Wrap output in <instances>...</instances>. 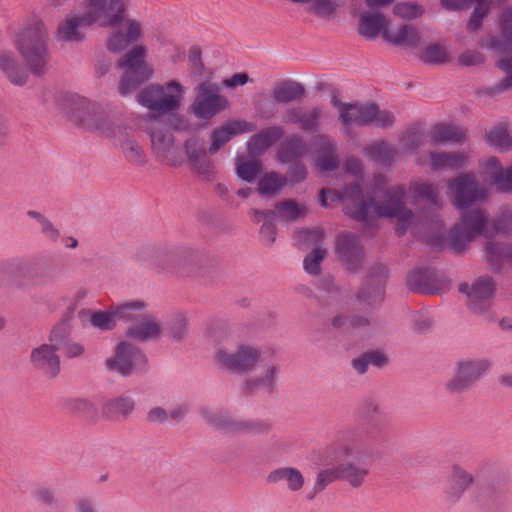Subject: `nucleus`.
<instances>
[{
	"label": "nucleus",
	"mask_w": 512,
	"mask_h": 512,
	"mask_svg": "<svg viewBox=\"0 0 512 512\" xmlns=\"http://www.w3.org/2000/svg\"><path fill=\"white\" fill-rule=\"evenodd\" d=\"M185 87L176 80L163 85H149L137 95V101L142 106L164 116L176 112L182 105Z\"/></svg>",
	"instance_id": "6"
},
{
	"label": "nucleus",
	"mask_w": 512,
	"mask_h": 512,
	"mask_svg": "<svg viewBox=\"0 0 512 512\" xmlns=\"http://www.w3.org/2000/svg\"><path fill=\"white\" fill-rule=\"evenodd\" d=\"M48 34L45 23L39 17L31 16L17 35L16 45L31 71L41 74L49 61L47 48Z\"/></svg>",
	"instance_id": "5"
},
{
	"label": "nucleus",
	"mask_w": 512,
	"mask_h": 512,
	"mask_svg": "<svg viewBox=\"0 0 512 512\" xmlns=\"http://www.w3.org/2000/svg\"><path fill=\"white\" fill-rule=\"evenodd\" d=\"M135 407V402L130 396H117L107 399L101 406L102 416L106 419L129 416Z\"/></svg>",
	"instance_id": "34"
},
{
	"label": "nucleus",
	"mask_w": 512,
	"mask_h": 512,
	"mask_svg": "<svg viewBox=\"0 0 512 512\" xmlns=\"http://www.w3.org/2000/svg\"><path fill=\"white\" fill-rule=\"evenodd\" d=\"M190 167L194 172L203 176L206 179H210L214 175L213 163L207 156L193 162L192 164H190Z\"/></svg>",
	"instance_id": "62"
},
{
	"label": "nucleus",
	"mask_w": 512,
	"mask_h": 512,
	"mask_svg": "<svg viewBox=\"0 0 512 512\" xmlns=\"http://www.w3.org/2000/svg\"><path fill=\"white\" fill-rule=\"evenodd\" d=\"M336 253L351 271H357L364 258L362 246L359 239L349 233L341 234L337 239Z\"/></svg>",
	"instance_id": "20"
},
{
	"label": "nucleus",
	"mask_w": 512,
	"mask_h": 512,
	"mask_svg": "<svg viewBox=\"0 0 512 512\" xmlns=\"http://www.w3.org/2000/svg\"><path fill=\"white\" fill-rule=\"evenodd\" d=\"M459 292L466 295V304L473 313L484 314L490 308V301L495 293V283L491 277L481 276L471 284H461Z\"/></svg>",
	"instance_id": "15"
},
{
	"label": "nucleus",
	"mask_w": 512,
	"mask_h": 512,
	"mask_svg": "<svg viewBox=\"0 0 512 512\" xmlns=\"http://www.w3.org/2000/svg\"><path fill=\"white\" fill-rule=\"evenodd\" d=\"M337 455L341 458V462L318 472L314 484L316 493L323 491L337 480H344L355 488L360 487L369 475V468L361 464L370 456L369 448L363 443L357 441L343 443L338 447Z\"/></svg>",
	"instance_id": "3"
},
{
	"label": "nucleus",
	"mask_w": 512,
	"mask_h": 512,
	"mask_svg": "<svg viewBox=\"0 0 512 512\" xmlns=\"http://www.w3.org/2000/svg\"><path fill=\"white\" fill-rule=\"evenodd\" d=\"M468 160L464 152H431L430 166L434 170L462 168Z\"/></svg>",
	"instance_id": "35"
},
{
	"label": "nucleus",
	"mask_w": 512,
	"mask_h": 512,
	"mask_svg": "<svg viewBox=\"0 0 512 512\" xmlns=\"http://www.w3.org/2000/svg\"><path fill=\"white\" fill-rule=\"evenodd\" d=\"M385 17L378 12H364L360 17L358 31L367 39H375L379 33L383 34L387 26Z\"/></svg>",
	"instance_id": "36"
},
{
	"label": "nucleus",
	"mask_w": 512,
	"mask_h": 512,
	"mask_svg": "<svg viewBox=\"0 0 512 512\" xmlns=\"http://www.w3.org/2000/svg\"><path fill=\"white\" fill-rule=\"evenodd\" d=\"M464 136L462 128L448 124L435 125L429 132L430 141L434 144L459 142Z\"/></svg>",
	"instance_id": "41"
},
{
	"label": "nucleus",
	"mask_w": 512,
	"mask_h": 512,
	"mask_svg": "<svg viewBox=\"0 0 512 512\" xmlns=\"http://www.w3.org/2000/svg\"><path fill=\"white\" fill-rule=\"evenodd\" d=\"M261 171L262 165L260 161L246 160L243 157L237 158L236 173L241 179L253 182Z\"/></svg>",
	"instance_id": "48"
},
{
	"label": "nucleus",
	"mask_w": 512,
	"mask_h": 512,
	"mask_svg": "<svg viewBox=\"0 0 512 512\" xmlns=\"http://www.w3.org/2000/svg\"><path fill=\"white\" fill-rule=\"evenodd\" d=\"M346 168L348 171L347 185L342 192L322 189L320 192L321 206L327 207L329 199L341 201L345 204L344 210L349 217L364 222H368L374 217L394 218L397 221V231L400 234L417 224L418 216L405 204V186L394 185L386 188V178L382 175L375 176L374 196L366 200L357 177L361 171V163L351 159L347 162Z\"/></svg>",
	"instance_id": "1"
},
{
	"label": "nucleus",
	"mask_w": 512,
	"mask_h": 512,
	"mask_svg": "<svg viewBox=\"0 0 512 512\" xmlns=\"http://www.w3.org/2000/svg\"><path fill=\"white\" fill-rule=\"evenodd\" d=\"M280 374V366L274 362H267L261 373L246 383V389L253 393L259 390L271 392L277 384Z\"/></svg>",
	"instance_id": "30"
},
{
	"label": "nucleus",
	"mask_w": 512,
	"mask_h": 512,
	"mask_svg": "<svg viewBox=\"0 0 512 512\" xmlns=\"http://www.w3.org/2000/svg\"><path fill=\"white\" fill-rule=\"evenodd\" d=\"M31 497L38 505L56 509L60 502L56 496L55 490L46 485H37L31 491Z\"/></svg>",
	"instance_id": "47"
},
{
	"label": "nucleus",
	"mask_w": 512,
	"mask_h": 512,
	"mask_svg": "<svg viewBox=\"0 0 512 512\" xmlns=\"http://www.w3.org/2000/svg\"><path fill=\"white\" fill-rule=\"evenodd\" d=\"M90 25L92 24L85 20L83 11L82 14H67L57 26L56 39L64 42L81 41L84 37L81 28Z\"/></svg>",
	"instance_id": "24"
},
{
	"label": "nucleus",
	"mask_w": 512,
	"mask_h": 512,
	"mask_svg": "<svg viewBox=\"0 0 512 512\" xmlns=\"http://www.w3.org/2000/svg\"><path fill=\"white\" fill-rule=\"evenodd\" d=\"M501 229L500 223H495L481 209H470L461 213L459 222L447 235L444 229L439 234L431 236L430 243L436 247L448 245L453 251L461 252L480 235Z\"/></svg>",
	"instance_id": "4"
},
{
	"label": "nucleus",
	"mask_w": 512,
	"mask_h": 512,
	"mask_svg": "<svg viewBox=\"0 0 512 512\" xmlns=\"http://www.w3.org/2000/svg\"><path fill=\"white\" fill-rule=\"evenodd\" d=\"M68 412L74 414L94 415L96 406L92 400L88 398H71L65 403Z\"/></svg>",
	"instance_id": "54"
},
{
	"label": "nucleus",
	"mask_w": 512,
	"mask_h": 512,
	"mask_svg": "<svg viewBox=\"0 0 512 512\" xmlns=\"http://www.w3.org/2000/svg\"><path fill=\"white\" fill-rule=\"evenodd\" d=\"M326 256V250L321 247H315L303 261L305 271L310 275H317L320 272V264Z\"/></svg>",
	"instance_id": "55"
},
{
	"label": "nucleus",
	"mask_w": 512,
	"mask_h": 512,
	"mask_svg": "<svg viewBox=\"0 0 512 512\" xmlns=\"http://www.w3.org/2000/svg\"><path fill=\"white\" fill-rule=\"evenodd\" d=\"M179 254V251L176 249H159L153 264L162 271L170 270L180 264Z\"/></svg>",
	"instance_id": "53"
},
{
	"label": "nucleus",
	"mask_w": 512,
	"mask_h": 512,
	"mask_svg": "<svg viewBox=\"0 0 512 512\" xmlns=\"http://www.w3.org/2000/svg\"><path fill=\"white\" fill-rule=\"evenodd\" d=\"M498 67L506 73L505 77L493 88L495 93L512 89V58H505L498 62Z\"/></svg>",
	"instance_id": "57"
},
{
	"label": "nucleus",
	"mask_w": 512,
	"mask_h": 512,
	"mask_svg": "<svg viewBox=\"0 0 512 512\" xmlns=\"http://www.w3.org/2000/svg\"><path fill=\"white\" fill-rule=\"evenodd\" d=\"M369 156L382 164H389L395 157L397 150L386 142H376L366 148Z\"/></svg>",
	"instance_id": "50"
},
{
	"label": "nucleus",
	"mask_w": 512,
	"mask_h": 512,
	"mask_svg": "<svg viewBox=\"0 0 512 512\" xmlns=\"http://www.w3.org/2000/svg\"><path fill=\"white\" fill-rule=\"evenodd\" d=\"M420 59L427 64H444L450 60V54L445 46L431 44L422 51Z\"/></svg>",
	"instance_id": "49"
},
{
	"label": "nucleus",
	"mask_w": 512,
	"mask_h": 512,
	"mask_svg": "<svg viewBox=\"0 0 512 512\" xmlns=\"http://www.w3.org/2000/svg\"><path fill=\"white\" fill-rule=\"evenodd\" d=\"M0 70L16 85H22L26 82L27 74L19 65L13 52L0 53Z\"/></svg>",
	"instance_id": "40"
},
{
	"label": "nucleus",
	"mask_w": 512,
	"mask_h": 512,
	"mask_svg": "<svg viewBox=\"0 0 512 512\" xmlns=\"http://www.w3.org/2000/svg\"><path fill=\"white\" fill-rule=\"evenodd\" d=\"M56 351V347L49 344L34 348L30 355L33 367L48 377H56L60 371V359Z\"/></svg>",
	"instance_id": "23"
},
{
	"label": "nucleus",
	"mask_w": 512,
	"mask_h": 512,
	"mask_svg": "<svg viewBox=\"0 0 512 512\" xmlns=\"http://www.w3.org/2000/svg\"><path fill=\"white\" fill-rule=\"evenodd\" d=\"M503 169L499 160L496 157H488L480 162L479 172L485 178H488L491 183L499 175Z\"/></svg>",
	"instance_id": "58"
},
{
	"label": "nucleus",
	"mask_w": 512,
	"mask_h": 512,
	"mask_svg": "<svg viewBox=\"0 0 512 512\" xmlns=\"http://www.w3.org/2000/svg\"><path fill=\"white\" fill-rule=\"evenodd\" d=\"M204 419L211 425L225 429H235L256 435L267 434L271 426L265 420H248L236 423L231 416L222 410L203 409L201 411Z\"/></svg>",
	"instance_id": "17"
},
{
	"label": "nucleus",
	"mask_w": 512,
	"mask_h": 512,
	"mask_svg": "<svg viewBox=\"0 0 512 512\" xmlns=\"http://www.w3.org/2000/svg\"><path fill=\"white\" fill-rule=\"evenodd\" d=\"M147 308V303L143 300H130L113 307L116 320L129 322L138 320L140 314Z\"/></svg>",
	"instance_id": "42"
},
{
	"label": "nucleus",
	"mask_w": 512,
	"mask_h": 512,
	"mask_svg": "<svg viewBox=\"0 0 512 512\" xmlns=\"http://www.w3.org/2000/svg\"><path fill=\"white\" fill-rule=\"evenodd\" d=\"M384 292L383 289L378 287L372 292L368 290H362L358 297L361 302L366 303L369 306H376L383 300Z\"/></svg>",
	"instance_id": "64"
},
{
	"label": "nucleus",
	"mask_w": 512,
	"mask_h": 512,
	"mask_svg": "<svg viewBox=\"0 0 512 512\" xmlns=\"http://www.w3.org/2000/svg\"><path fill=\"white\" fill-rule=\"evenodd\" d=\"M81 316L91 326L102 331L110 330L115 326L116 317L113 308L110 311H82Z\"/></svg>",
	"instance_id": "43"
},
{
	"label": "nucleus",
	"mask_w": 512,
	"mask_h": 512,
	"mask_svg": "<svg viewBox=\"0 0 512 512\" xmlns=\"http://www.w3.org/2000/svg\"><path fill=\"white\" fill-rule=\"evenodd\" d=\"M474 476L464 467L454 464L449 474V485L446 488V495L449 500H459L464 492L473 484Z\"/></svg>",
	"instance_id": "27"
},
{
	"label": "nucleus",
	"mask_w": 512,
	"mask_h": 512,
	"mask_svg": "<svg viewBox=\"0 0 512 512\" xmlns=\"http://www.w3.org/2000/svg\"><path fill=\"white\" fill-rule=\"evenodd\" d=\"M449 190L453 203L459 209H466L470 205L482 201L487 197L488 190L480 185L474 174H462L449 182Z\"/></svg>",
	"instance_id": "14"
},
{
	"label": "nucleus",
	"mask_w": 512,
	"mask_h": 512,
	"mask_svg": "<svg viewBox=\"0 0 512 512\" xmlns=\"http://www.w3.org/2000/svg\"><path fill=\"white\" fill-rule=\"evenodd\" d=\"M487 258L491 265L499 268L505 261H512V246L503 243H489L486 247Z\"/></svg>",
	"instance_id": "46"
},
{
	"label": "nucleus",
	"mask_w": 512,
	"mask_h": 512,
	"mask_svg": "<svg viewBox=\"0 0 512 512\" xmlns=\"http://www.w3.org/2000/svg\"><path fill=\"white\" fill-rule=\"evenodd\" d=\"M121 151L125 160L136 166H143L147 162L145 150L136 138L134 129L120 130L118 139L114 143Z\"/></svg>",
	"instance_id": "22"
},
{
	"label": "nucleus",
	"mask_w": 512,
	"mask_h": 512,
	"mask_svg": "<svg viewBox=\"0 0 512 512\" xmlns=\"http://www.w3.org/2000/svg\"><path fill=\"white\" fill-rule=\"evenodd\" d=\"M185 152L190 164L206 156L204 145L194 138L185 142Z\"/></svg>",
	"instance_id": "60"
},
{
	"label": "nucleus",
	"mask_w": 512,
	"mask_h": 512,
	"mask_svg": "<svg viewBox=\"0 0 512 512\" xmlns=\"http://www.w3.org/2000/svg\"><path fill=\"white\" fill-rule=\"evenodd\" d=\"M308 151L307 144L297 135L291 136L285 143L281 153L283 161H290L293 158L303 156Z\"/></svg>",
	"instance_id": "51"
},
{
	"label": "nucleus",
	"mask_w": 512,
	"mask_h": 512,
	"mask_svg": "<svg viewBox=\"0 0 512 512\" xmlns=\"http://www.w3.org/2000/svg\"><path fill=\"white\" fill-rule=\"evenodd\" d=\"M331 104L337 109L339 119L344 125L372 124L385 128L394 123L393 114L386 110H379L375 104H348L339 101L335 96L331 99Z\"/></svg>",
	"instance_id": "7"
},
{
	"label": "nucleus",
	"mask_w": 512,
	"mask_h": 512,
	"mask_svg": "<svg viewBox=\"0 0 512 512\" xmlns=\"http://www.w3.org/2000/svg\"><path fill=\"white\" fill-rule=\"evenodd\" d=\"M323 239L324 233L321 229L302 230L296 234V240L299 243L315 245L316 247H320L319 244Z\"/></svg>",
	"instance_id": "61"
},
{
	"label": "nucleus",
	"mask_w": 512,
	"mask_h": 512,
	"mask_svg": "<svg viewBox=\"0 0 512 512\" xmlns=\"http://www.w3.org/2000/svg\"><path fill=\"white\" fill-rule=\"evenodd\" d=\"M383 38L395 45L405 47H417L420 42L418 31L411 25L390 26L387 23L383 30Z\"/></svg>",
	"instance_id": "28"
},
{
	"label": "nucleus",
	"mask_w": 512,
	"mask_h": 512,
	"mask_svg": "<svg viewBox=\"0 0 512 512\" xmlns=\"http://www.w3.org/2000/svg\"><path fill=\"white\" fill-rule=\"evenodd\" d=\"M501 192L512 190V167L503 168L492 182Z\"/></svg>",
	"instance_id": "63"
},
{
	"label": "nucleus",
	"mask_w": 512,
	"mask_h": 512,
	"mask_svg": "<svg viewBox=\"0 0 512 512\" xmlns=\"http://www.w3.org/2000/svg\"><path fill=\"white\" fill-rule=\"evenodd\" d=\"M369 324V319L366 316H351L347 317L345 315H337L332 320V325L336 328L341 327H351V328H360Z\"/></svg>",
	"instance_id": "59"
},
{
	"label": "nucleus",
	"mask_w": 512,
	"mask_h": 512,
	"mask_svg": "<svg viewBox=\"0 0 512 512\" xmlns=\"http://www.w3.org/2000/svg\"><path fill=\"white\" fill-rule=\"evenodd\" d=\"M441 2L448 10L466 9L472 4V2H475L474 10L468 23V29L471 31H477L481 28L484 18L495 7V5L500 4L502 0H441Z\"/></svg>",
	"instance_id": "19"
},
{
	"label": "nucleus",
	"mask_w": 512,
	"mask_h": 512,
	"mask_svg": "<svg viewBox=\"0 0 512 512\" xmlns=\"http://www.w3.org/2000/svg\"><path fill=\"white\" fill-rule=\"evenodd\" d=\"M286 184V178L276 172H270L260 178L258 182V192L266 197H271L278 192Z\"/></svg>",
	"instance_id": "44"
},
{
	"label": "nucleus",
	"mask_w": 512,
	"mask_h": 512,
	"mask_svg": "<svg viewBox=\"0 0 512 512\" xmlns=\"http://www.w3.org/2000/svg\"><path fill=\"white\" fill-rule=\"evenodd\" d=\"M486 139L488 144L495 149L503 151L512 148V138L505 124H499L491 128L486 134Z\"/></svg>",
	"instance_id": "45"
},
{
	"label": "nucleus",
	"mask_w": 512,
	"mask_h": 512,
	"mask_svg": "<svg viewBox=\"0 0 512 512\" xmlns=\"http://www.w3.org/2000/svg\"><path fill=\"white\" fill-rule=\"evenodd\" d=\"M160 333L161 324L159 320L152 315H146L133 321L126 330L127 337L138 341L155 339Z\"/></svg>",
	"instance_id": "26"
},
{
	"label": "nucleus",
	"mask_w": 512,
	"mask_h": 512,
	"mask_svg": "<svg viewBox=\"0 0 512 512\" xmlns=\"http://www.w3.org/2000/svg\"><path fill=\"white\" fill-rule=\"evenodd\" d=\"M284 131L281 127H270L254 135L247 143L249 153L252 155L262 154L276 140H278Z\"/></svg>",
	"instance_id": "37"
},
{
	"label": "nucleus",
	"mask_w": 512,
	"mask_h": 512,
	"mask_svg": "<svg viewBox=\"0 0 512 512\" xmlns=\"http://www.w3.org/2000/svg\"><path fill=\"white\" fill-rule=\"evenodd\" d=\"M106 366L110 371L129 376L146 371L147 359L139 348L123 341L117 345L114 356L106 360Z\"/></svg>",
	"instance_id": "12"
},
{
	"label": "nucleus",
	"mask_w": 512,
	"mask_h": 512,
	"mask_svg": "<svg viewBox=\"0 0 512 512\" xmlns=\"http://www.w3.org/2000/svg\"><path fill=\"white\" fill-rule=\"evenodd\" d=\"M261 360V351L252 345L244 344L236 351L231 352L224 347L217 349L215 353L216 363L225 369L238 372L253 370Z\"/></svg>",
	"instance_id": "13"
},
{
	"label": "nucleus",
	"mask_w": 512,
	"mask_h": 512,
	"mask_svg": "<svg viewBox=\"0 0 512 512\" xmlns=\"http://www.w3.org/2000/svg\"><path fill=\"white\" fill-rule=\"evenodd\" d=\"M147 133L150 136L151 151L157 161L170 166H178L183 162L175 145L173 134L164 127V122L159 117L151 118Z\"/></svg>",
	"instance_id": "11"
},
{
	"label": "nucleus",
	"mask_w": 512,
	"mask_h": 512,
	"mask_svg": "<svg viewBox=\"0 0 512 512\" xmlns=\"http://www.w3.org/2000/svg\"><path fill=\"white\" fill-rule=\"evenodd\" d=\"M304 95V87L300 83L290 80L278 82L272 91V98L278 103L300 100Z\"/></svg>",
	"instance_id": "39"
},
{
	"label": "nucleus",
	"mask_w": 512,
	"mask_h": 512,
	"mask_svg": "<svg viewBox=\"0 0 512 512\" xmlns=\"http://www.w3.org/2000/svg\"><path fill=\"white\" fill-rule=\"evenodd\" d=\"M130 0H85L82 10L85 20L99 27H117L124 19Z\"/></svg>",
	"instance_id": "9"
},
{
	"label": "nucleus",
	"mask_w": 512,
	"mask_h": 512,
	"mask_svg": "<svg viewBox=\"0 0 512 512\" xmlns=\"http://www.w3.org/2000/svg\"><path fill=\"white\" fill-rule=\"evenodd\" d=\"M189 321L190 316L187 312L178 311L172 314L169 320V330L174 339L180 340L186 335Z\"/></svg>",
	"instance_id": "52"
},
{
	"label": "nucleus",
	"mask_w": 512,
	"mask_h": 512,
	"mask_svg": "<svg viewBox=\"0 0 512 512\" xmlns=\"http://www.w3.org/2000/svg\"><path fill=\"white\" fill-rule=\"evenodd\" d=\"M146 49L138 46L133 48L120 62L123 76L119 85L121 95L133 92L140 83L148 79L153 69L145 62Z\"/></svg>",
	"instance_id": "10"
},
{
	"label": "nucleus",
	"mask_w": 512,
	"mask_h": 512,
	"mask_svg": "<svg viewBox=\"0 0 512 512\" xmlns=\"http://www.w3.org/2000/svg\"><path fill=\"white\" fill-rule=\"evenodd\" d=\"M409 191L415 202L425 201L434 209L440 207L438 190L433 184L421 180H414L410 182Z\"/></svg>",
	"instance_id": "38"
},
{
	"label": "nucleus",
	"mask_w": 512,
	"mask_h": 512,
	"mask_svg": "<svg viewBox=\"0 0 512 512\" xmlns=\"http://www.w3.org/2000/svg\"><path fill=\"white\" fill-rule=\"evenodd\" d=\"M266 482L271 485L285 482L289 491L298 492L303 488L305 479L297 468L285 466L270 471L266 476Z\"/></svg>",
	"instance_id": "29"
},
{
	"label": "nucleus",
	"mask_w": 512,
	"mask_h": 512,
	"mask_svg": "<svg viewBox=\"0 0 512 512\" xmlns=\"http://www.w3.org/2000/svg\"><path fill=\"white\" fill-rule=\"evenodd\" d=\"M315 145L318 149L317 166L323 171L335 169L338 160L334 141L325 135H318L315 138Z\"/></svg>",
	"instance_id": "33"
},
{
	"label": "nucleus",
	"mask_w": 512,
	"mask_h": 512,
	"mask_svg": "<svg viewBox=\"0 0 512 512\" xmlns=\"http://www.w3.org/2000/svg\"><path fill=\"white\" fill-rule=\"evenodd\" d=\"M492 367L488 358H465L458 361L452 375L445 382V389L452 395H460L468 391L479 379L486 375Z\"/></svg>",
	"instance_id": "8"
},
{
	"label": "nucleus",
	"mask_w": 512,
	"mask_h": 512,
	"mask_svg": "<svg viewBox=\"0 0 512 512\" xmlns=\"http://www.w3.org/2000/svg\"><path fill=\"white\" fill-rule=\"evenodd\" d=\"M141 25L136 20L128 19L121 29L114 32L108 40V49L113 52L124 50L130 42L138 39Z\"/></svg>",
	"instance_id": "32"
},
{
	"label": "nucleus",
	"mask_w": 512,
	"mask_h": 512,
	"mask_svg": "<svg viewBox=\"0 0 512 512\" xmlns=\"http://www.w3.org/2000/svg\"><path fill=\"white\" fill-rule=\"evenodd\" d=\"M228 106L227 99L218 93V87L204 82L197 88L192 111L200 119H210Z\"/></svg>",
	"instance_id": "16"
},
{
	"label": "nucleus",
	"mask_w": 512,
	"mask_h": 512,
	"mask_svg": "<svg viewBox=\"0 0 512 512\" xmlns=\"http://www.w3.org/2000/svg\"><path fill=\"white\" fill-rule=\"evenodd\" d=\"M5 273L14 278H27L33 285L44 287L51 282L48 269L22 258H12L2 264Z\"/></svg>",
	"instance_id": "18"
},
{
	"label": "nucleus",
	"mask_w": 512,
	"mask_h": 512,
	"mask_svg": "<svg viewBox=\"0 0 512 512\" xmlns=\"http://www.w3.org/2000/svg\"><path fill=\"white\" fill-rule=\"evenodd\" d=\"M393 12L403 19H414L420 17L424 9L415 2H401L394 6Z\"/></svg>",
	"instance_id": "56"
},
{
	"label": "nucleus",
	"mask_w": 512,
	"mask_h": 512,
	"mask_svg": "<svg viewBox=\"0 0 512 512\" xmlns=\"http://www.w3.org/2000/svg\"><path fill=\"white\" fill-rule=\"evenodd\" d=\"M275 220L291 223L304 219L308 214L305 202L295 199L279 201L274 207Z\"/></svg>",
	"instance_id": "31"
},
{
	"label": "nucleus",
	"mask_w": 512,
	"mask_h": 512,
	"mask_svg": "<svg viewBox=\"0 0 512 512\" xmlns=\"http://www.w3.org/2000/svg\"><path fill=\"white\" fill-rule=\"evenodd\" d=\"M255 130L256 125L245 120L227 121L212 132L209 151L210 153H215L233 137L239 134L253 132Z\"/></svg>",
	"instance_id": "21"
},
{
	"label": "nucleus",
	"mask_w": 512,
	"mask_h": 512,
	"mask_svg": "<svg viewBox=\"0 0 512 512\" xmlns=\"http://www.w3.org/2000/svg\"><path fill=\"white\" fill-rule=\"evenodd\" d=\"M57 106L75 124L81 125L113 143L118 139L120 130L129 128L118 114L113 113L106 106L78 94L61 95L57 100Z\"/></svg>",
	"instance_id": "2"
},
{
	"label": "nucleus",
	"mask_w": 512,
	"mask_h": 512,
	"mask_svg": "<svg viewBox=\"0 0 512 512\" xmlns=\"http://www.w3.org/2000/svg\"><path fill=\"white\" fill-rule=\"evenodd\" d=\"M323 115L320 107H314L305 111L301 107L288 108L284 115V121L291 124H298L301 129L314 132L319 126V121Z\"/></svg>",
	"instance_id": "25"
}]
</instances>
